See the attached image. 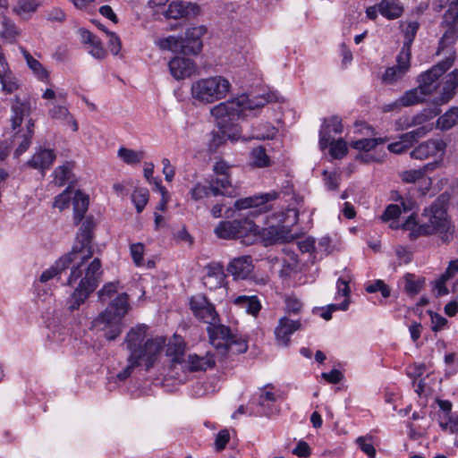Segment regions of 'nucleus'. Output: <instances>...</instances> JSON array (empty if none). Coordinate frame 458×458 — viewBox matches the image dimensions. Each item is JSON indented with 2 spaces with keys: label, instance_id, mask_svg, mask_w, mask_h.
<instances>
[{
  "label": "nucleus",
  "instance_id": "f257e3e1",
  "mask_svg": "<svg viewBox=\"0 0 458 458\" xmlns=\"http://www.w3.org/2000/svg\"><path fill=\"white\" fill-rule=\"evenodd\" d=\"M94 227L93 218L86 217L80 227L72 250L56 260L39 277L40 282L47 283L68 268L70 265H72L67 284L72 285L79 278H81V281L68 301V309L71 311L79 310L80 306L85 302L90 293L97 289L100 282V276L102 274L100 259L95 258L89 264H86L93 256L92 239Z\"/></svg>",
  "mask_w": 458,
  "mask_h": 458
},
{
  "label": "nucleus",
  "instance_id": "f03ea898",
  "mask_svg": "<svg viewBox=\"0 0 458 458\" xmlns=\"http://www.w3.org/2000/svg\"><path fill=\"white\" fill-rule=\"evenodd\" d=\"M148 326L140 324L131 327L127 333L123 344L130 354L127 358V366L117 374L119 380L129 377L137 367L144 366L146 370L150 369L160 357L165 345V338L148 337Z\"/></svg>",
  "mask_w": 458,
  "mask_h": 458
},
{
  "label": "nucleus",
  "instance_id": "7ed1b4c3",
  "mask_svg": "<svg viewBox=\"0 0 458 458\" xmlns=\"http://www.w3.org/2000/svg\"><path fill=\"white\" fill-rule=\"evenodd\" d=\"M268 101V98L264 96L250 99L248 95L242 94L213 106L210 109V114L215 118L223 137L231 140H237L241 138V131L235 122L246 110L261 108Z\"/></svg>",
  "mask_w": 458,
  "mask_h": 458
},
{
  "label": "nucleus",
  "instance_id": "20e7f679",
  "mask_svg": "<svg viewBox=\"0 0 458 458\" xmlns=\"http://www.w3.org/2000/svg\"><path fill=\"white\" fill-rule=\"evenodd\" d=\"M422 219V223L417 225L411 216L403 225L404 228L411 230V238L437 233L443 242H449L453 239L454 228L450 225L445 203L440 199L424 209Z\"/></svg>",
  "mask_w": 458,
  "mask_h": 458
},
{
  "label": "nucleus",
  "instance_id": "39448f33",
  "mask_svg": "<svg viewBox=\"0 0 458 458\" xmlns=\"http://www.w3.org/2000/svg\"><path fill=\"white\" fill-rule=\"evenodd\" d=\"M128 310V295L121 293L95 320V326L104 332L106 340L113 341L121 335L123 330L122 320Z\"/></svg>",
  "mask_w": 458,
  "mask_h": 458
},
{
  "label": "nucleus",
  "instance_id": "423d86ee",
  "mask_svg": "<svg viewBox=\"0 0 458 458\" xmlns=\"http://www.w3.org/2000/svg\"><path fill=\"white\" fill-rule=\"evenodd\" d=\"M208 335L210 344L222 358L244 353L248 350L247 341L233 335L230 328L224 325L209 327Z\"/></svg>",
  "mask_w": 458,
  "mask_h": 458
},
{
  "label": "nucleus",
  "instance_id": "0eeeda50",
  "mask_svg": "<svg viewBox=\"0 0 458 458\" xmlns=\"http://www.w3.org/2000/svg\"><path fill=\"white\" fill-rule=\"evenodd\" d=\"M231 83L222 76L200 79L191 84V94L193 99L205 104L213 103L225 98Z\"/></svg>",
  "mask_w": 458,
  "mask_h": 458
},
{
  "label": "nucleus",
  "instance_id": "6e6552de",
  "mask_svg": "<svg viewBox=\"0 0 458 458\" xmlns=\"http://www.w3.org/2000/svg\"><path fill=\"white\" fill-rule=\"evenodd\" d=\"M257 225L249 218L222 221L214 229L215 234L224 240L242 239L246 245L256 241Z\"/></svg>",
  "mask_w": 458,
  "mask_h": 458
},
{
  "label": "nucleus",
  "instance_id": "1a4fd4ad",
  "mask_svg": "<svg viewBox=\"0 0 458 458\" xmlns=\"http://www.w3.org/2000/svg\"><path fill=\"white\" fill-rule=\"evenodd\" d=\"M454 62V57L451 55L420 75L418 87L424 94L429 95L438 87L437 80L453 65Z\"/></svg>",
  "mask_w": 458,
  "mask_h": 458
},
{
  "label": "nucleus",
  "instance_id": "9d476101",
  "mask_svg": "<svg viewBox=\"0 0 458 458\" xmlns=\"http://www.w3.org/2000/svg\"><path fill=\"white\" fill-rule=\"evenodd\" d=\"M190 307L194 316L209 325V327H217V313L214 305L206 298L205 295L198 294L192 296L190 301Z\"/></svg>",
  "mask_w": 458,
  "mask_h": 458
},
{
  "label": "nucleus",
  "instance_id": "9b49d317",
  "mask_svg": "<svg viewBox=\"0 0 458 458\" xmlns=\"http://www.w3.org/2000/svg\"><path fill=\"white\" fill-rule=\"evenodd\" d=\"M230 166L224 161L216 162L214 165L216 177L210 181V190L213 196H233L234 190L229 180Z\"/></svg>",
  "mask_w": 458,
  "mask_h": 458
},
{
  "label": "nucleus",
  "instance_id": "f8f14e48",
  "mask_svg": "<svg viewBox=\"0 0 458 458\" xmlns=\"http://www.w3.org/2000/svg\"><path fill=\"white\" fill-rule=\"evenodd\" d=\"M411 54L399 52L396 56V64L388 67L385 71L382 76V81L386 84H394L402 80L411 67Z\"/></svg>",
  "mask_w": 458,
  "mask_h": 458
},
{
  "label": "nucleus",
  "instance_id": "ddd939ff",
  "mask_svg": "<svg viewBox=\"0 0 458 458\" xmlns=\"http://www.w3.org/2000/svg\"><path fill=\"white\" fill-rule=\"evenodd\" d=\"M199 13V6L197 4L183 0H171L163 14L167 19H180L189 16H195Z\"/></svg>",
  "mask_w": 458,
  "mask_h": 458
},
{
  "label": "nucleus",
  "instance_id": "4468645a",
  "mask_svg": "<svg viewBox=\"0 0 458 458\" xmlns=\"http://www.w3.org/2000/svg\"><path fill=\"white\" fill-rule=\"evenodd\" d=\"M259 235L266 244L287 242L293 239V235L287 225H271L261 230L257 226L256 237Z\"/></svg>",
  "mask_w": 458,
  "mask_h": 458
},
{
  "label": "nucleus",
  "instance_id": "2eb2a0df",
  "mask_svg": "<svg viewBox=\"0 0 458 458\" xmlns=\"http://www.w3.org/2000/svg\"><path fill=\"white\" fill-rule=\"evenodd\" d=\"M300 319H291L287 316L282 317L275 328V336L277 344L287 346L291 340V335L301 328Z\"/></svg>",
  "mask_w": 458,
  "mask_h": 458
},
{
  "label": "nucleus",
  "instance_id": "dca6fc26",
  "mask_svg": "<svg viewBox=\"0 0 458 458\" xmlns=\"http://www.w3.org/2000/svg\"><path fill=\"white\" fill-rule=\"evenodd\" d=\"M446 144L441 139H431L418 145L410 154L411 158L424 160L438 154L442 156Z\"/></svg>",
  "mask_w": 458,
  "mask_h": 458
},
{
  "label": "nucleus",
  "instance_id": "f3484780",
  "mask_svg": "<svg viewBox=\"0 0 458 458\" xmlns=\"http://www.w3.org/2000/svg\"><path fill=\"white\" fill-rule=\"evenodd\" d=\"M215 364L216 361L214 355L209 352H208L204 356L193 353L188 355L179 370L182 372L206 371L208 369L213 368Z\"/></svg>",
  "mask_w": 458,
  "mask_h": 458
},
{
  "label": "nucleus",
  "instance_id": "a211bd4d",
  "mask_svg": "<svg viewBox=\"0 0 458 458\" xmlns=\"http://www.w3.org/2000/svg\"><path fill=\"white\" fill-rule=\"evenodd\" d=\"M343 131L342 120L338 116H331L324 119L323 124L319 130V147L322 150L328 148L329 142L333 138L332 133L338 134Z\"/></svg>",
  "mask_w": 458,
  "mask_h": 458
},
{
  "label": "nucleus",
  "instance_id": "6ab92c4d",
  "mask_svg": "<svg viewBox=\"0 0 458 458\" xmlns=\"http://www.w3.org/2000/svg\"><path fill=\"white\" fill-rule=\"evenodd\" d=\"M11 125L13 131L21 127L24 118L29 117L31 113V104L29 99H21L15 97L11 106Z\"/></svg>",
  "mask_w": 458,
  "mask_h": 458
},
{
  "label": "nucleus",
  "instance_id": "aec40b11",
  "mask_svg": "<svg viewBox=\"0 0 458 458\" xmlns=\"http://www.w3.org/2000/svg\"><path fill=\"white\" fill-rule=\"evenodd\" d=\"M168 66L172 76L176 80L188 78L196 72L194 62L186 57H174L169 62Z\"/></svg>",
  "mask_w": 458,
  "mask_h": 458
},
{
  "label": "nucleus",
  "instance_id": "412c9836",
  "mask_svg": "<svg viewBox=\"0 0 458 458\" xmlns=\"http://www.w3.org/2000/svg\"><path fill=\"white\" fill-rule=\"evenodd\" d=\"M55 157L56 156L54 150L38 148L36 149L31 158L27 162V165L33 169L39 170L44 175L46 171L53 165Z\"/></svg>",
  "mask_w": 458,
  "mask_h": 458
},
{
  "label": "nucleus",
  "instance_id": "4be33fe9",
  "mask_svg": "<svg viewBox=\"0 0 458 458\" xmlns=\"http://www.w3.org/2000/svg\"><path fill=\"white\" fill-rule=\"evenodd\" d=\"M185 344L180 337H174L166 345L165 354L170 360L172 371L179 370L185 360Z\"/></svg>",
  "mask_w": 458,
  "mask_h": 458
},
{
  "label": "nucleus",
  "instance_id": "5701e85b",
  "mask_svg": "<svg viewBox=\"0 0 458 458\" xmlns=\"http://www.w3.org/2000/svg\"><path fill=\"white\" fill-rule=\"evenodd\" d=\"M206 33L203 26L190 28L183 38L184 54L197 55L202 49L201 38Z\"/></svg>",
  "mask_w": 458,
  "mask_h": 458
},
{
  "label": "nucleus",
  "instance_id": "b1692460",
  "mask_svg": "<svg viewBox=\"0 0 458 458\" xmlns=\"http://www.w3.org/2000/svg\"><path fill=\"white\" fill-rule=\"evenodd\" d=\"M277 196L278 194L276 191L254 195L236 200L234 206L239 210L250 208H261V210L266 211L268 209V207L266 206L267 203L276 199Z\"/></svg>",
  "mask_w": 458,
  "mask_h": 458
},
{
  "label": "nucleus",
  "instance_id": "393cba45",
  "mask_svg": "<svg viewBox=\"0 0 458 458\" xmlns=\"http://www.w3.org/2000/svg\"><path fill=\"white\" fill-rule=\"evenodd\" d=\"M253 269L252 259L250 256H242L234 258L227 266V272L233 279H245Z\"/></svg>",
  "mask_w": 458,
  "mask_h": 458
},
{
  "label": "nucleus",
  "instance_id": "a878e982",
  "mask_svg": "<svg viewBox=\"0 0 458 458\" xmlns=\"http://www.w3.org/2000/svg\"><path fill=\"white\" fill-rule=\"evenodd\" d=\"M52 107L48 110V114L52 119L58 120L64 125L71 126L73 131H78V123L74 117L70 114L65 102L51 103Z\"/></svg>",
  "mask_w": 458,
  "mask_h": 458
},
{
  "label": "nucleus",
  "instance_id": "bb28decb",
  "mask_svg": "<svg viewBox=\"0 0 458 458\" xmlns=\"http://www.w3.org/2000/svg\"><path fill=\"white\" fill-rule=\"evenodd\" d=\"M207 273L203 276L202 282L206 288L216 290L222 287L225 280L223 267L219 265L209 264L206 267Z\"/></svg>",
  "mask_w": 458,
  "mask_h": 458
},
{
  "label": "nucleus",
  "instance_id": "cd10ccee",
  "mask_svg": "<svg viewBox=\"0 0 458 458\" xmlns=\"http://www.w3.org/2000/svg\"><path fill=\"white\" fill-rule=\"evenodd\" d=\"M34 134V123L31 119L28 120L26 130L18 131L14 137L13 141L18 142V147L14 151V157H19L22 155L30 146L31 139Z\"/></svg>",
  "mask_w": 458,
  "mask_h": 458
},
{
  "label": "nucleus",
  "instance_id": "c85d7f7f",
  "mask_svg": "<svg viewBox=\"0 0 458 458\" xmlns=\"http://www.w3.org/2000/svg\"><path fill=\"white\" fill-rule=\"evenodd\" d=\"M441 27L445 29V32L439 41L438 53L446 49L447 56L452 55L454 57V52L452 49V46L458 38V26L441 25Z\"/></svg>",
  "mask_w": 458,
  "mask_h": 458
},
{
  "label": "nucleus",
  "instance_id": "c756f323",
  "mask_svg": "<svg viewBox=\"0 0 458 458\" xmlns=\"http://www.w3.org/2000/svg\"><path fill=\"white\" fill-rule=\"evenodd\" d=\"M41 0H16L12 11L23 20H29L37 12Z\"/></svg>",
  "mask_w": 458,
  "mask_h": 458
},
{
  "label": "nucleus",
  "instance_id": "7c9ffc66",
  "mask_svg": "<svg viewBox=\"0 0 458 458\" xmlns=\"http://www.w3.org/2000/svg\"><path fill=\"white\" fill-rule=\"evenodd\" d=\"M379 13L388 20L399 18L403 13V6L399 0H382L378 4Z\"/></svg>",
  "mask_w": 458,
  "mask_h": 458
},
{
  "label": "nucleus",
  "instance_id": "2f4dec72",
  "mask_svg": "<svg viewBox=\"0 0 458 458\" xmlns=\"http://www.w3.org/2000/svg\"><path fill=\"white\" fill-rule=\"evenodd\" d=\"M458 86V69L454 70L445 78L444 85L441 89L440 102L442 104L448 102L455 94Z\"/></svg>",
  "mask_w": 458,
  "mask_h": 458
},
{
  "label": "nucleus",
  "instance_id": "473e14b6",
  "mask_svg": "<svg viewBox=\"0 0 458 458\" xmlns=\"http://www.w3.org/2000/svg\"><path fill=\"white\" fill-rule=\"evenodd\" d=\"M233 302L248 314L254 317H256L261 310V303L256 295H240L234 299Z\"/></svg>",
  "mask_w": 458,
  "mask_h": 458
},
{
  "label": "nucleus",
  "instance_id": "72a5a7b5",
  "mask_svg": "<svg viewBox=\"0 0 458 458\" xmlns=\"http://www.w3.org/2000/svg\"><path fill=\"white\" fill-rule=\"evenodd\" d=\"M73 220L78 225L83 218L89 208V198L77 191L73 197Z\"/></svg>",
  "mask_w": 458,
  "mask_h": 458
},
{
  "label": "nucleus",
  "instance_id": "f704fd0d",
  "mask_svg": "<svg viewBox=\"0 0 458 458\" xmlns=\"http://www.w3.org/2000/svg\"><path fill=\"white\" fill-rule=\"evenodd\" d=\"M403 282L405 293L411 296L418 294L425 284L424 277L418 276L411 273H406L403 276Z\"/></svg>",
  "mask_w": 458,
  "mask_h": 458
},
{
  "label": "nucleus",
  "instance_id": "c9c22d12",
  "mask_svg": "<svg viewBox=\"0 0 458 458\" xmlns=\"http://www.w3.org/2000/svg\"><path fill=\"white\" fill-rule=\"evenodd\" d=\"M21 49L30 69L32 70L38 80L46 81L49 77L48 72L25 48L21 47Z\"/></svg>",
  "mask_w": 458,
  "mask_h": 458
},
{
  "label": "nucleus",
  "instance_id": "e433bc0d",
  "mask_svg": "<svg viewBox=\"0 0 458 458\" xmlns=\"http://www.w3.org/2000/svg\"><path fill=\"white\" fill-rule=\"evenodd\" d=\"M157 44L162 50H168L174 53L182 52L184 54L182 37L169 36L167 38L158 39Z\"/></svg>",
  "mask_w": 458,
  "mask_h": 458
},
{
  "label": "nucleus",
  "instance_id": "4c0bfd02",
  "mask_svg": "<svg viewBox=\"0 0 458 458\" xmlns=\"http://www.w3.org/2000/svg\"><path fill=\"white\" fill-rule=\"evenodd\" d=\"M1 26L2 29L0 30V37L4 40L13 42L20 34V31L14 21L5 15L2 17Z\"/></svg>",
  "mask_w": 458,
  "mask_h": 458
},
{
  "label": "nucleus",
  "instance_id": "58836bf2",
  "mask_svg": "<svg viewBox=\"0 0 458 458\" xmlns=\"http://www.w3.org/2000/svg\"><path fill=\"white\" fill-rule=\"evenodd\" d=\"M426 94L418 87L406 91L399 99L398 104L403 106H411L422 102Z\"/></svg>",
  "mask_w": 458,
  "mask_h": 458
},
{
  "label": "nucleus",
  "instance_id": "ea45409f",
  "mask_svg": "<svg viewBox=\"0 0 458 458\" xmlns=\"http://www.w3.org/2000/svg\"><path fill=\"white\" fill-rule=\"evenodd\" d=\"M420 28V24L416 21H409L404 30V41L400 52H404L405 54H411V48L412 42L415 38L417 31Z\"/></svg>",
  "mask_w": 458,
  "mask_h": 458
},
{
  "label": "nucleus",
  "instance_id": "a19ab883",
  "mask_svg": "<svg viewBox=\"0 0 458 458\" xmlns=\"http://www.w3.org/2000/svg\"><path fill=\"white\" fill-rule=\"evenodd\" d=\"M458 123V107H452L437 121V128L441 130H449Z\"/></svg>",
  "mask_w": 458,
  "mask_h": 458
},
{
  "label": "nucleus",
  "instance_id": "79ce46f5",
  "mask_svg": "<svg viewBox=\"0 0 458 458\" xmlns=\"http://www.w3.org/2000/svg\"><path fill=\"white\" fill-rule=\"evenodd\" d=\"M118 157L127 165L139 164L144 157V151H135L127 148H120L117 152Z\"/></svg>",
  "mask_w": 458,
  "mask_h": 458
},
{
  "label": "nucleus",
  "instance_id": "37998d69",
  "mask_svg": "<svg viewBox=\"0 0 458 458\" xmlns=\"http://www.w3.org/2000/svg\"><path fill=\"white\" fill-rule=\"evenodd\" d=\"M386 138H372V139H361L352 141L351 147L361 150L364 152H369L375 148L377 145L383 144L386 141Z\"/></svg>",
  "mask_w": 458,
  "mask_h": 458
},
{
  "label": "nucleus",
  "instance_id": "c03bdc74",
  "mask_svg": "<svg viewBox=\"0 0 458 458\" xmlns=\"http://www.w3.org/2000/svg\"><path fill=\"white\" fill-rule=\"evenodd\" d=\"M441 25L458 26V0H451L445 10Z\"/></svg>",
  "mask_w": 458,
  "mask_h": 458
},
{
  "label": "nucleus",
  "instance_id": "a18cd8bd",
  "mask_svg": "<svg viewBox=\"0 0 458 458\" xmlns=\"http://www.w3.org/2000/svg\"><path fill=\"white\" fill-rule=\"evenodd\" d=\"M251 164L256 167L270 165V158L263 147L255 148L250 152Z\"/></svg>",
  "mask_w": 458,
  "mask_h": 458
},
{
  "label": "nucleus",
  "instance_id": "49530a36",
  "mask_svg": "<svg viewBox=\"0 0 458 458\" xmlns=\"http://www.w3.org/2000/svg\"><path fill=\"white\" fill-rule=\"evenodd\" d=\"M276 132V129L270 123H261L254 129L251 138L257 140H268L274 138Z\"/></svg>",
  "mask_w": 458,
  "mask_h": 458
},
{
  "label": "nucleus",
  "instance_id": "de8ad7c7",
  "mask_svg": "<svg viewBox=\"0 0 458 458\" xmlns=\"http://www.w3.org/2000/svg\"><path fill=\"white\" fill-rule=\"evenodd\" d=\"M72 164L66 163L56 167L53 173L54 182L58 186H63L70 179L72 173Z\"/></svg>",
  "mask_w": 458,
  "mask_h": 458
},
{
  "label": "nucleus",
  "instance_id": "09e8293b",
  "mask_svg": "<svg viewBox=\"0 0 458 458\" xmlns=\"http://www.w3.org/2000/svg\"><path fill=\"white\" fill-rule=\"evenodd\" d=\"M439 113L440 110L437 107L423 109L420 113L411 116V124H413V126H422L423 123L433 119L438 115Z\"/></svg>",
  "mask_w": 458,
  "mask_h": 458
},
{
  "label": "nucleus",
  "instance_id": "8fccbe9b",
  "mask_svg": "<svg viewBox=\"0 0 458 458\" xmlns=\"http://www.w3.org/2000/svg\"><path fill=\"white\" fill-rule=\"evenodd\" d=\"M328 147H330L329 153L331 157L336 159L343 158L348 151L347 144L343 139L335 140L334 138H332Z\"/></svg>",
  "mask_w": 458,
  "mask_h": 458
},
{
  "label": "nucleus",
  "instance_id": "3c124183",
  "mask_svg": "<svg viewBox=\"0 0 458 458\" xmlns=\"http://www.w3.org/2000/svg\"><path fill=\"white\" fill-rule=\"evenodd\" d=\"M131 200L137 212H142L148 200V191L145 188L136 189L131 194Z\"/></svg>",
  "mask_w": 458,
  "mask_h": 458
},
{
  "label": "nucleus",
  "instance_id": "603ef678",
  "mask_svg": "<svg viewBox=\"0 0 458 458\" xmlns=\"http://www.w3.org/2000/svg\"><path fill=\"white\" fill-rule=\"evenodd\" d=\"M0 83L2 84L3 91L7 94L13 93L19 88L16 78L10 72L0 73Z\"/></svg>",
  "mask_w": 458,
  "mask_h": 458
},
{
  "label": "nucleus",
  "instance_id": "864d4df0",
  "mask_svg": "<svg viewBox=\"0 0 458 458\" xmlns=\"http://www.w3.org/2000/svg\"><path fill=\"white\" fill-rule=\"evenodd\" d=\"M89 54L96 59H104L107 55L106 50L103 47L102 42L98 37H96L95 40H93L88 46Z\"/></svg>",
  "mask_w": 458,
  "mask_h": 458
},
{
  "label": "nucleus",
  "instance_id": "5fc2aeb1",
  "mask_svg": "<svg viewBox=\"0 0 458 458\" xmlns=\"http://www.w3.org/2000/svg\"><path fill=\"white\" fill-rule=\"evenodd\" d=\"M401 214V209L398 205L395 204H390L388 205L383 214L381 215L380 218L384 222H387L390 220H393V223L391 224L392 228H397V225H395V219L399 217Z\"/></svg>",
  "mask_w": 458,
  "mask_h": 458
},
{
  "label": "nucleus",
  "instance_id": "6e6d98bb",
  "mask_svg": "<svg viewBox=\"0 0 458 458\" xmlns=\"http://www.w3.org/2000/svg\"><path fill=\"white\" fill-rule=\"evenodd\" d=\"M356 443L359 448L368 455L369 458H374L376 455V449L373 445L371 437H360L357 438Z\"/></svg>",
  "mask_w": 458,
  "mask_h": 458
},
{
  "label": "nucleus",
  "instance_id": "4d7b16f0",
  "mask_svg": "<svg viewBox=\"0 0 458 458\" xmlns=\"http://www.w3.org/2000/svg\"><path fill=\"white\" fill-rule=\"evenodd\" d=\"M212 194L210 190V184L208 186L203 185L200 182H197L190 191V195L191 199L195 201L202 199L203 198L208 197L209 194Z\"/></svg>",
  "mask_w": 458,
  "mask_h": 458
},
{
  "label": "nucleus",
  "instance_id": "13d9d810",
  "mask_svg": "<svg viewBox=\"0 0 458 458\" xmlns=\"http://www.w3.org/2000/svg\"><path fill=\"white\" fill-rule=\"evenodd\" d=\"M366 291L369 293L380 292L384 298H388L391 293L390 288L382 280H377L374 283L367 285Z\"/></svg>",
  "mask_w": 458,
  "mask_h": 458
},
{
  "label": "nucleus",
  "instance_id": "bf43d9fd",
  "mask_svg": "<svg viewBox=\"0 0 458 458\" xmlns=\"http://www.w3.org/2000/svg\"><path fill=\"white\" fill-rule=\"evenodd\" d=\"M303 307L302 302L295 296H287L285 298L284 310L288 314H298L301 311Z\"/></svg>",
  "mask_w": 458,
  "mask_h": 458
},
{
  "label": "nucleus",
  "instance_id": "052dcab7",
  "mask_svg": "<svg viewBox=\"0 0 458 458\" xmlns=\"http://www.w3.org/2000/svg\"><path fill=\"white\" fill-rule=\"evenodd\" d=\"M130 252L134 264L140 267L143 264L144 245L140 242L132 243L130 246Z\"/></svg>",
  "mask_w": 458,
  "mask_h": 458
},
{
  "label": "nucleus",
  "instance_id": "680f3d73",
  "mask_svg": "<svg viewBox=\"0 0 458 458\" xmlns=\"http://www.w3.org/2000/svg\"><path fill=\"white\" fill-rule=\"evenodd\" d=\"M119 282H111L106 284L98 292V297L102 301L111 298L118 291Z\"/></svg>",
  "mask_w": 458,
  "mask_h": 458
},
{
  "label": "nucleus",
  "instance_id": "e2e57ef3",
  "mask_svg": "<svg viewBox=\"0 0 458 458\" xmlns=\"http://www.w3.org/2000/svg\"><path fill=\"white\" fill-rule=\"evenodd\" d=\"M439 427L445 432L458 433V418L449 416L445 419H439Z\"/></svg>",
  "mask_w": 458,
  "mask_h": 458
},
{
  "label": "nucleus",
  "instance_id": "0e129e2a",
  "mask_svg": "<svg viewBox=\"0 0 458 458\" xmlns=\"http://www.w3.org/2000/svg\"><path fill=\"white\" fill-rule=\"evenodd\" d=\"M424 176L420 169L407 170L400 173V178L403 182L414 183Z\"/></svg>",
  "mask_w": 458,
  "mask_h": 458
},
{
  "label": "nucleus",
  "instance_id": "69168bd1",
  "mask_svg": "<svg viewBox=\"0 0 458 458\" xmlns=\"http://www.w3.org/2000/svg\"><path fill=\"white\" fill-rule=\"evenodd\" d=\"M70 200L71 191L68 189H66L65 191H64V192H62L61 194L57 195L55 198L53 206L58 208L59 210H64L69 207Z\"/></svg>",
  "mask_w": 458,
  "mask_h": 458
},
{
  "label": "nucleus",
  "instance_id": "338daca9",
  "mask_svg": "<svg viewBox=\"0 0 458 458\" xmlns=\"http://www.w3.org/2000/svg\"><path fill=\"white\" fill-rule=\"evenodd\" d=\"M106 35L109 37L108 47L110 51L114 55H118L122 47L120 38L112 31H106Z\"/></svg>",
  "mask_w": 458,
  "mask_h": 458
},
{
  "label": "nucleus",
  "instance_id": "774afa93",
  "mask_svg": "<svg viewBox=\"0 0 458 458\" xmlns=\"http://www.w3.org/2000/svg\"><path fill=\"white\" fill-rule=\"evenodd\" d=\"M349 282H350L349 278L339 277L337 280V283H336V289H337L336 294L339 296L340 295L344 296V299H348V300L350 297Z\"/></svg>",
  "mask_w": 458,
  "mask_h": 458
}]
</instances>
